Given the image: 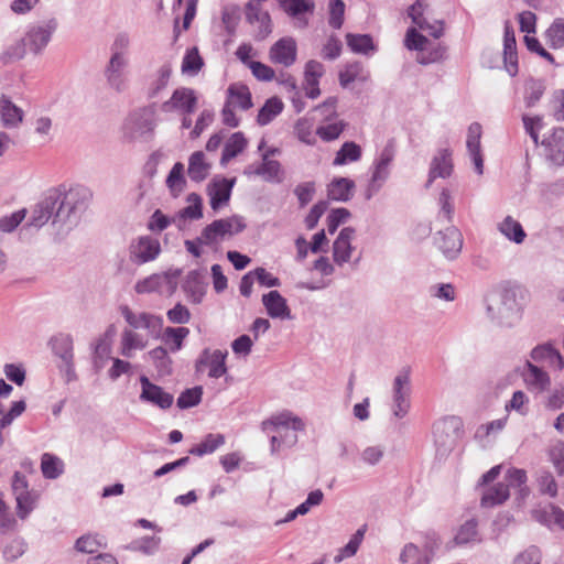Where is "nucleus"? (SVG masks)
<instances>
[{
  "instance_id": "37998d69",
  "label": "nucleus",
  "mask_w": 564,
  "mask_h": 564,
  "mask_svg": "<svg viewBox=\"0 0 564 564\" xmlns=\"http://www.w3.org/2000/svg\"><path fill=\"white\" fill-rule=\"evenodd\" d=\"M204 66V61L199 55L197 47H192L186 51L182 61V73L187 75H196Z\"/></svg>"
},
{
  "instance_id": "0e129e2a",
  "label": "nucleus",
  "mask_w": 564,
  "mask_h": 564,
  "mask_svg": "<svg viewBox=\"0 0 564 564\" xmlns=\"http://www.w3.org/2000/svg\"><path fill=\"white\" fill-rule=\"evenodd\" d=\"M327 209V203L326 202H318L316 203L305 217V226L308 230H312L316 227L318 224V220L323 216V214Z\"/></svg>"
},
{
  "instance_id": "5701e85b",
  "label": "nucleus",
  "mask_w": 564,
  "mask_h": 564,
  "mask_svg": "<svg viewBox=\"0 0 564 564\" xmlns=\"http://www.w3.org/2000/svg\"><path fill=\"white\" fill-rule=\"evenodd\" d=\"M355 182L347 177H335L327 186V196L332 200L347 202L352 197Z\"/></svg>"
},
{
  "instance_id": "49530a36",
  "label": "nucleus",
  "mask_w": 564,
  "mask_h": 564,
  "mask_svg": "<svg viewBox=\"0 0 564 564\" xmlns=\"http://www.w3.org/2000/svg\"><path fill=\"white\" fill-rule=\"evenodd\" d=\"M183 173L184 165L181 162L175 163L169 173L166 185L174 195L180 194L185 187L186 181Z\"/></svg>"
},
{
  "instance_id": "680f3d73",
  "label": "nucleus",
  "mask_w": 564,
  "mask_h": 564,
  "mask_svg": "<svg viewBox=\"0 0 564 564\" xmlns=\"http://www.w3.org/2000/svg\"><path fill=\"white\" fill-rule=\"evenodd\" d=\"M294 194L296 195L300 202V206H306L313 199V196L315 194V183L304 182L299 184L294 189Z\"/></svg>"
},
{
  "instance_id": "e433bc0d",
  "label": "nucleus",
  "mask_w": 564,
  "mask_h": 564,
  "mask_svg": "<svg viewBox=\"0 0 564 564\" xmlns=\"http://www.w3.org/2000/svg\"><path fill=\"white\" fill-rule=\"evenodd\" d=\"M366 531H367V525H362L361 528H359L356 531V533L351 536L349 542L344 547L338 550V553L335 555L334 561L336 563H339L347 557L354 556L357 553V551L365 538Z\"/></svg>"
},
{
  "instance_id": "f257e3e1",
  "label": "nucleus",
  "mask_w": 564,
  "mask_h": 564,
  "mask_svg": "<svg viewBox=\"0 0 564 564\" xmlns=\"http://www.w3.org/2000/svg\"><path fill=\"white\" fill-rule=\"evenodd\" d=\"M120 311L130 326L121 334L120 354L123 357L131 358L134 350H142L148 346V338L135 330L145 329L149 335L155 336L161 330L163 321L160 316L147 312L134 313L128 306H122Z\"/></svg>"
},
{
  "instance_id": "1a4fd4ad",
  "label": "nucleus",
  "mask_w": 564,
  "mask_h": 564,
  "mask_svg": "<svg viewBox=\"0 0 564 564\" xmlns=\"http://www.w3.org/2000/svg\"><path fill=\"white\" fill-rule=\"evenodd\" d=\"M129 252L132 262L143 264L158 258L161 245L155 238L142 236L130 245Z\"/></svg>"
},
{
  "instance_id": "5fc2aeb1",
  "label": "nucleus",
  "mask_w": 564,
  "mask_h": 564,
  "mask_svg": "<svg viewBox=\"0 0 564 564\" xmlns=\"http://www.w3.org/2000/svg\"><path fill=\"white\" fill-rule=\"evenodd\" d=\"M350 216V213L347 208L340 207L333 209L327 216V230L329 234H334L337 228L344 224Z\"/></svg>"
},
{
  "instance_id": "603ef678",
  "label": "nucleus",
  "mask_w": 564,
  "mask_h": 564,
  "mask_svg": "<svg viewBox=\"0 0 564 564\" xmlns=\"http://www.w3.org/2000/svg\"><path fill=\"white\" fill-rule=\"evenodd\" d=\"M203 390L200 387L186 389L177 398V406L181 409H187L197 405L202 400Z\"/></svg>"
},
{
  "instance_id": "338daca9",
  "label": "nucleus",
  "mask_w": 564,
  "mask_h": 564,
  "mask_svg": "<svg viewBox=\"0 0 564 564\" xmlns=\"http://www.w3.org/2000/svg\"><path fill=\"white\" fill-rule=\"evenodd\" d=\"M25 411V403L24 401H15L12 403L10 410L2 415L0 419V430L6 429L9 426L14 419L20 416Z\"/></svg>"
},
{
  "instance_id": "9b49d317",
  "label": "nucleus",
  "mask_w": 564,
  "mask_h": 564,
  "mask_svg": "<svg viewBox=\"0 0 564 564\" xmlns=\"http://www.w3.org/2000/svg\"><path fill=\"white\" fill-rule=\"evenodd\" d=\"M394 414L398 417L404 416L410 409V372L403 370L393 382Z\"/></svg>"
},
{
  "instance_id": "473e14b6",
  "label": "nucleus",
  "mask_w": 564,
  "mask_h": 564,
  "mask_svg": "<svg viewBox=\"0 0 564 564\" xmlns=\"http://www.w3.org/2000/svg\"><path fill=\"white\" fill-rule=\"evenodd\" d=\"M547 45L553 50L564 47V19H555L544 32Z\"/></svg>"
},
{
  "instance_id": "09e8293b",
  "label": "nucleus",
  "mask_w": 564,
  "mask_h": 564,
  "mask_svg": "<svg viewBox=\"0 0 564 564\" xmlns=\"http://www.w3.org/2000/svg\"><path fill=\"white\" fill-rule=\"evenodd\" d=\"M37 496L32 492H23L15 496L18 516L21 519H25L28 514L33 510Z\"/></svg>"
},
{
  "instance_id": "774afa93",
  "label": "nucleus",
  "mask_w": 564,
  "mask_h": 564,
  "mask_svg": "<svg viewBox=\"0 0 564 564\" xmlns=\"http://www.w3.org/2000/svg\"><path fill=\"white\" fill-rule=\"evenodd\" d=\"M518 21L520 31L530 35L536 31V15L531 11H523L519 13Z\"/></svg>"
},
{
  "instance_id": "9d476101",
  "label": "nucleus",
  "mask_w": 564,
  "mask_h": 564,
  "mask_svg": "<svg viewBox=\"0 0 564 564\" xmlns=\"http://www.w3.org/2000/svg\"><path fill=\"white\" fill-rule=\"evenodd\" d=\"M297 57V44L292 36L278 40L269 51V58L273 64L284 67L292 66Z\"/></svg>"
},
{
  "instance_id": "7c9ffc66",
  "label": "nucleus",
  "mask_w": 564,
  "mask_h": 564,
  "mask_svg": "<svg viewBox=\"0 0 564 564\" xmlns=\"http://www.w3.org/2000/svg\"><path fill=\"white\" fill-rule=\"evenodd\" d=\"M283 11L292 18H301L304 14H313L314 0H279Z\"/></svg>"
},
{
  "instance_id": "69168bd1",
  "label": "nucleus",
  "mask_w": 564,
  "mask_h": 564,
  "mask_svg": "<svg viewBox=\"0 0 564 564\" xmlns=\"http://www.w3.org/2000/svg\"><path fill=\"white\" fill-rule=\"evenodd\" d=\"M25 217V209L18 210L10 216L0 219V230L11 232L14 230Z\"/></svg>"
},
{
  "instance_id": "864d4df0",
  "label": "nucleus",
  "mask_w": 564,
  "mask_h": 564,
  "mask_svg": "<svg viewBox=\"0 0 564 564\" xmlns=\"http://www.w3.org/2000/svg\"><path fill=\"white\" fill-rule=\"evenodd\" d=\"M477 536V522L471 519L466 521L458 530L455 535V542L457 544H466L475 541Z\"/></svg>"
},
{
  "instance_id": "dca6fc26",
  "label": "nucleus",
  "mask_w": 564,
  "mask_h": 564,
  "mask_svg": "<svg viewBox=\"0 0 564 564\" xmlns=\"http://www.w3.org/2000/svg\"><path fill=\"white\" fill-rule=\"evenodd\" d=\"M426 4L423 0H416L408 10V14L412 22L421 30L427 31L430 35L438 39L443 35L444 24L442 21H435L433 24L427 23L424 18Z\"/></svg>"
},
{
  "instance_id": "a18cd8bd",
  "label": "nucleus",
  "mask_w": 564,
  "mask_h": 564,
  "mask_svg": "<svg viewBox=\"0 0 564 564\" xmlns=\"http://www.w3.org/2000/svg\"><path fill=\"white\" fill-rule=\"evenodd\" d=\"M536 519L564 530V511L556 506L550 505L545 510L536 511Z\"/></svg>"
},
{
  "instance_id": "f8f14e48",
  "label": "nucleus",
  "mask_w": 564,
  "mask_h": 564,
  "mask_svg": "<svg viewBox=\"0 0 564 564\" xmlns=\"http://www.w3.org/2000/svg\"><path fill=\"white\" fill-rule=\"evenodd\" d=\"M197 106V96L191 88L182 87L173 91L171 98L162 104L163 111H181L192 113Z\"/></svg>"
},
{
  "instance_id": "bb28decb",
  "label": "nucleus",
  "mask_w": 564,
  "mask_h": 564,
  "mask_svg": "<svg viewBox=\"0 0 564 564\" xmlns=\"http://www.w3.org/2000/svg\"><path fill=\"white\" fill-rule=\"evenodd\" d=\"M531 357L535 361L545 360L550 366H554L560 370L564 368V359L562 355L551 344H544L535 347L531 352Z\"/></svg>"
},
{
  "instance_id": "a878e982",
  "label": "nucleus",
  "mask_w": 564,
  "mask_h": 564,
  "mask_svg": "<svg viewBox=\"0 0 564 564\" xmlns=\"http://www.w3.org/2000/svg\"><path fill=\"white\" fill-rule=\"evenodd\" d=\"M509 496L508 485L498 482L482 492L480 505L485 508H491L503 503Z\"/></svg>"
},
{
  "instance_id": "e2e57ef3",
  "label": "nucleus",
  "mask_w": 564,
  "mask_h": 564,
  "mask_svg": "<svg viewBox=\"0 0 564 564\" xmlns=\"http://www.w3.org/2000/svg\"><path fill=\"white\" fill-rule=\"evenodd\" d=\"M541 551L536 546H530L514 558L513 564H541Z\"/></svg>"
},
{
  "instance_id": "412c9836",
  "label": "nucleus",
  "mask_w": 564,
  "mask_h": 564,
  "mask_svg": "<svg viewBox=\"0 0 564 564\" xmlns=\"http://www.w3.org/2000/svg\"><path fill=\"white\" fill-rule=\"evenodd\" d=\"M226 102L240 110L250 109L252 107V98L248 86L241 83L229 85Z\"/></svg>"
},
{
  "instance_id": "4468645a",
  "label": "nucleus",
  "mask_w": 564,
  "mask_h": 564,
  "mask_svg": "<svg viewBox=\"0 0 564 564\" xmlns=\"http://www.w3.org/2000/svg\"><path fill=\"white\" fill-rule=\"evenodd\" d=\"M356 235V230L351 227H345L340 230L338 237L333 243V258L334 261L341 265L350 261L354 247L351 245Z\"/></svg>"
},
{
  "instance_id": "4c0bfd02",
  "label": "nucleus",
  "mask_w": 564,
  "mask_h": 564,
  "mask_svg": "<svg viewBox=\"0 0 564 564\" xmlns=\"http://www.w3.org/2000/svg\"><path fill=\"white\" fill-rule=\"evenodd\" d=\"M188 334L189 329L186 327H166L163 333V341L172 352H175L182 348L183 341Z\"/></svg>"
},
{
  "instance_id": "7ed1b4c3",
  "label": "nucleus",
  "mask_w": 564,
  "mask_h": 564,
  "mask_svg": "<svg viewBox=\"0 0 564 564\" xmlns=\"http://www.w3.org/2000/svg\"><path fill=\"white\" fill-rule=\"evenodd\" d=\"M304 429L302 420L284 411L262 422V430L270 435L271 452H278L285 443L296 442V432Z\"/></svg>"
},
{
  "instance_id": "58836bf2",
  "label": "nucleus",
  "mask_w": 564,
  "mask_h": 564,
  "mask_svg": "<svg viewBox=\"0 0 564 564\" xmlns=\"http://www.w3.org/2000/svg\"><path fill=\"white\" fill-rule=\"evenodd\" d=\"M41 470L45 478L55 479L63 473L64 464L57 456L44 453L41 458Z\"/></svg>"
},
{
  "instance_id": "c9c22d12",
  "label": "nucleus",
  "mask_w": 564,
  "mask_h": 564,
  "mask_svg": "<svg viewBox=\"0 0 564 564\" xmlns=\"http://www.w3.org/2000/svg\"><path fill=\"white\" fill-rule=\"evenodd\" d=\"M278 150H269L267 153L263 154V161L262 163L254 169L251 173H254L257 175L263 176L265 180H274L279 177L281 165L275 160H270L269 155H272Z\"/></svg>"
},
{
  "instance_id": "c756f323",
  "label": "nucleus",
  "mask_w": 564,
  "mask_h": 564,
  "mask_svg": "<svg viewBox=\"0 0 564 564\" xmlns=\"http://www.w3.org/2000/svg\"><path fill=\"white\" fill-rule=\"evenodd\" d=\"M164 285L170 286L171 293L175 290V284H173L166 276L153 274L139 281L135 284V292L139 294L162 292V288Z\"/></svg>"
},
{
  "instance_id": "b1692460",
  "label": "nucleus",
  "mask_w": 564,
  "mask_h": 564,
  "mask_svg": "<svg viewBox=\"0 0 564 564\" xmlns=\"http://www.w3.org/2000/svg\"><path fill=\"white\" fill-rule=\"evenodd\" d=\"M527 372L523 378L530 390L543 392L551 383L549 375L531 362H527Z\"/></svg>"
},
{
  "instance_id": "2eb2a0df",
  "label": "nucleus",
  "mask_w": 564,
  "mask_h": 564,
  "mask_svg": "<svg viewBox=\"0 0 564 564\" xmlns=\"http://www.w3.org/2000/svg\"><path fill=\"white\" fill-rule=\"evenodd\" d=\"M436 245L446 258L454 259L463 247L462 234L457 228L449 227L438 232Z\"/></svg>"
},
{
  "instance_id": "6e6552de",
  "label": "nucleus",
  "mask_w": 564,
  "mask_h": 564,
  "mask_svg": "<svg viewBox=\"0 0 564 564\" xmlns=\"http://www.w3.org/2000/svg\"><path fill=\"white\" fill-rule=\"evenodd\" d=\"M404 44L409 50H415L420 52L417 55V62L421 64L438 62L443 58L444 55V50L440 46L427 52V39L420 34L414 28L408 30Z\"/></svg>"
},
{
  "instance_id": "393cba45",
  "label": "nucleus",
  "mask_w": 564,
  "mask_h": 564,
  "mask_svg": "<svg viewBox=\"0 0 564 564\" xmlns=\"http://www.w3.org/2000/svg\"><path fill=\"white\" fill-rule=\"evenodd\" d=\"M248 145V140L242 132H235L226 141L220 163L226 165L230 160L242 153Z\"/></svg>"
},
{
  "instance_id": "de8ad7c7",
  "label": "nucleus",
  "mask_w": 564,
  "mask_h": 564,
  "mask_svg": "<svg viewBox=\"0 0 564 564\" xmlns=\"http://www.w3.org/2000/svg\"><path fill=\"white\" fill-rule=\"evenodd\" d=\"M104 545V538L99 536L98 534H85L80 536L75 543V547L78 552L87 554L98 552L99 549Z\"/></svg>"
},
{
  "instance_id": "f3484780",
  "label": "nucleus",
  "mask_w": 564,
  "mask_h": 564,
  "mask_svg": "<svg viewBox=\"0 0 564 564\" xmlns=\"http://www.w3.org/2000/svg\"><path fill=\"white\" fill-rule=\"evenodd\" d=\"M546 158L555 165H564V128H556L542 141Z\"/></svg>"
},
{
  "instance_id": "bf43d9fd",
  "label": "nucleus",
  "mask_w": 564,
  "mask_h": 564,
  "mask_svg": "<svg viewBox=\"0 0 564 564\" xmlns=\"http://www.w3.org/2000/svg\"><path fill=\"white\" fill-rule=\"evenodd\" d=\"M539 489L542 494L554 498L557 495V484L549 471H543L538 478Z\"/></svg>"
},
{
  "instance_id": "13d9d810",
  "label": "nucleus",
  "mask_w": 564,
  "mask_h": 564,
  "mask_svg": "<svg viewBox=\"0 0 564 564\" xmlns=\"http://www.w3.org/2000/svg\"><path fill=\"white\" fill-rule=\"evenodd\" d=\"M524 43L530 52L535 53L551 64H555L554 56L542 46L541 42L536 37L525 35Z\"/></svg>"
},
{
  "instance_id": "0eeeda50",
  "label": "nucleus",
  "mask_w": 564,
  "mask_h": 564,
  "mask_svg": "<svg viewBox=\"0 0 564 564\" xmlns=\"http://www.w3.org/2000/svg\"><path fill=\"white\" fill-rule=\"evenodd\" d=\"M246 20L256 26V39L264 40L272 32V20L260 1H249L245 8Z\"/></svg>"
},
{
  "instance_id": "39448f33",
  "label": "nucleus",
  "mask_w": 564,
  "mask_h": 564,
  "mask_svg": "<svg viewBox=\"0 0 564 564\" xmlns=\"http://www.w3.org/2000/svg\"><path fill=\"white\" fill-rule=\"evenodd\" d=\"M51 33L44 28H33L26 36L7 53L9 59L22 58L26 51L39 53L50 42Z\"/></svg>"
},
{
  "instance_id": "a19ab883",
  "label": "nucleus",
  "mask_w": 564,
  "mask_h": 564,
  "mask_svg": "<svg viewBox=\"0 0 564 564\" xmlns=\"http://www.w3.org/2000/svg\"><path fill=\"white\" fill-rule=\"evenodd\" d=\"M0 113L6 126H18L23 118L22 110L4 97L0 101Z\"/></svg>"
},
{
  "instance_id": "c03bdc74",
  "label": "nucleus",
  "mask_w": 564,
  "mask_h": 564,
  "mask_svg": "<svg viewBox=\"0 0 564 564\" xmlns=\"http://www.w3.org/2000/svg\"><path fill=\"white\" fill-rule=\"evenodd\" d=\"M506 480H507L506 485H508V489L510 487L518 489L521 498H523L528 495L529 490H528V487L525 486V484H527L525 470L518 469V468H510L507 471Z\"/></svg>"
},
{
  "instance_id": "423d86ee",
  "label": "nucleus",
  "mask_w": 564,
  "mask_h": 564,
  "mask_svg": "<svg viewBox=\"0 0 564 564\" xmlns=\"http://www.w3.org/2000/svg\"><path fill=\"white\" fill-rule=\"evenodd\" d=\"M228 352L219 349H204L196 361V372L207 373L209 378L218 379L227 372L226 358Z\"/></svg>"
},
{
  "instance_id": "a211bd4d",
  "label": "nucleus",
  "mask_w": 564,
  "mask_h": 564,
  "mask_svg": "<svg viewBox=\"0 0 564 564\" xmlns=\"http://www.w3.org/2000/svg\"><path fill=\"white\" fill-rule=\"evenodd\" d=\"M235 185V178L227 180H214L208 186V195L210 198V207L214 210L219 209L223 205H226L231 195V189Z\"/></svg>"
},
{
  "instance_id": "f704fd0d",
  "label": "nucleus",
  "mask_w": 564,
  "mask_h": 564,
  "mask_svg": "<svg viewBox=\"0 0 564 564\" xmlns=\"http://www.w3.org/2000/svg\"><path fill=\"white\" fill-rule=\"evenodd\" d=\"M361 158V148L350 141L345 142L337 151L336 156L333 161L334 165H345L347 163L357 162Z\"/></svg>"
},
{
  "instance_id": "6e6d98bb",
  "label": "nucleus",
  "mask_w": 564,
  "mask_h": 564,
  "mask_svg": "<svg viewBox=\"0 0 564 564\" xmlns=\"http://www.w3.org/2000/svg\"><path fill=\"white\" fill-rule=\"evenodd\" d=\"M345 4L341 0H330L328 23L334 29H340L344 22Z\"/></svg>"
},
{
  "instance_id": "20e7f679",
  "label": "nucleus",
  "mask_w": 564,
  "mask_h": 564,
  "mask_svg": "<svg viewBox=\"0 0 564 564\" xmlns=\"http://www.w3.org/2000/svg\"><path fill=\"white\" fill-rule=\"evenodd\" d=\"M245 227L246 225L238 216L217 219L203 229L197 241L200 245L210 246L224 240L226 237H231L241 232Z\"/></svg>"
},
{
  "instance_id": "2f4dec72",
  "label": "nucleus",
  "mask_w": 564,
  "mask_h": 564,
  "mask_svg": "<svg viewBox=\"0 0 564 564\" xmlns=\"http://www.w3.org/2000/svg\"><path fill=\"white\" fill-rule=\"evenodd\" d=\"M499 231L510 241L522 243L527 234L522 225L511 216H507L499 225Z\"/></svg>"
},
{
  "instance_id": "cd10ccee",
  "label": "nucleus",
  "mask_w": 564,
  "mask_h": 564,
  "mask_svg": "<svg viewBox=\"0 0 564 564\" xmlns=\"http://www.w3.org/2000/svg\"><path fill=\"white\" fill-rule=\"evenodd\" d=\"M209 167L205 154L202 151H196L189 156L187 173L192 181L202 182L207 177Z\"/></svg>"
},
{
  "instance_id": "3c124183",
  "label": "nucleus",
  "mask_w": 564,
  "mask_h": 564,
  "mask_svg": "<svg viewBox=\"0 0 564 564\" xmlns=\"http://www.w3.org/2000/svg\"><path fill=\"white\" fill-rule=\"evenodd\" d=\"M294 131L300 141L310 145L315 143L313 123L308 119H299L295 123Z\"/></svg>"
},
{
  "instance_id": "052dcab7",
  "label": "nucleus",
  "mask_w": 564,
  "mask_h": 564,
  "mask_svg": "<svg viewBox=\"0 0 564 564\" xmlns=\"http://www.w3.org/2000/svg\"><path fill=\"white\" fill-rule=\"evenodd\" d=\"M166 316L173 324H187L192 315L185 305L177 303L173 308L167 311Z\"/></svg>"
},
{
  "instance_id": "f03ea898",
  "label": "nucleus",
  "mask_w": 564,
  "mask_h": 564,
  "mask_svg": "<svg viewBox=\"0 0 564 564\" xmlns=\"http://www.w3.org/2000/svg\"><path fill=\"white\" fill-rule=\"evenodd\" d=\"M88 192L84 188H70L67 193H50L33 209L31 225L41 227L54 217V221L67 218L76 208L80 197H86Z\"/></svg>"
},
{
  "instance_id": "6ab92c4d",
  "label": "nucleus",
  "mask_w": 564,
  "mask_h": 564,
  "mask_svg": "<svg viewBox=\"0 0 564 564\" xmlns=\"http://www.w3.org/2000/svg\"><path fill=\"white\" fill-rule=\"evenodd\" d=\"M481 134L482 129L478 122H474L468 127L466 145L474 162L475 170L479 175L484 173V159L480 151Z\"/></svg>"
},
{
  "instance_id": "79ce46f5",
  "label": "nucleus",
  "mask_w": 564,
  "mask_h": 564,
  "mask_svg": "<svg viewBox=\"0 0 564 564\" xmlns=\"http://www.w3.org/2000/svg\"><path fill=\"white\" fill-rule=\"evenodd\" d=\"M347 45L355 53L368 54L375 50L372 37L367 34H351L346 35Z\"/></svg>"
},
{
  "instance_id": "ea45409f",
  "label": "nucleus",
  "mask_w": 564,
  "mask_h": 564,
  "mask_svg": "<svg viewBox=\"0 0 564 564\" xmlns=\"http://www.w3.org/2000/svg\"><path fill=\"white\" fill-rule=\"evenodd\" d=\"M225 443L221 434H208L199 444L189 449V454L195 456H204L214 453Z\"/></svg>"
},
{
  "instance_id": "ddd939ff",
  "label": "nucleus",
  "mask_w": 564,
  "mask_h": 564,
  "mask_svg": "<svg viewBox=\"0 0 564 564\" xmlns=\"http://www.w3.org/2000/svg\"><path fill=\"white\" fill-rule=\"evenodd\" d=\"M140 382L142 386L140 399L142 401L150 402L163 410L169 409L173 404V395L152 383L145 376L140 378Z\"/></svg>"
},
{
  "instance_id": "c85d7f7f",
  "label": "nucleus",
  "mask_w": 564,
  "mask_h": 564,
  "mask_svg": "<svg viewBox=\"0 0 564 564\" xmlns=\"http://www.w3.org/2000/svg\"><path fill=\"white\" fill-rule=\"evenodd\" d=\"M393 160V151L386 148L376 163V167L371 177V187H379L389 175V165Z\"/></svg>"
},
{
  "instance_id": "aec40b11",
  "label": "nucleus",
  "mask_w": 564,
  "mask_h": 564,
  "mask_svg": "<svg viewBox=\"0 0 564 564\" xmlns=\"http://www.w3.org/2000/svg\"><path fill=\"white\" fill-rule=\"evenodd\" d=\"M453 170L454 164L452 159V151L449 149L440 150L431 162L429 184H431L437 177H449L453 173Z\"/></svg>"
},
{
  "instance_id": "72a5a7b5",
  "label": "nucleus",
  "mask_w": 564,
  "mask_h": 564,
  "mask_svg": "<svg viewBox=\"0 0 564 564\" xmlns=\"http://www.w3.org/2000/svg\"><path fill=\"white\" fill-rule=\"evenodd\" d=\"M283 110V102L278 97H272L265 101L257 116V122L260 126L270 123Z\"/></svg>"
},
{
  "instance_id": "4be33fe9",
  "label": "nucleus",
  "mask_w": 564,
  "mask_h": 564,
  "mask_svg": "<svg viewBox=\"0 0 564 564\" xmlns=\"http://www.w3.org/2000/svg\"><path fill=\"white\" fill-rule=\"evenodd\" d=\"M263 305L268 314L273 318L290 317V308L285 299L278 291H270L262 296Z\"/></svg>"
},
{
  "instance_id": "8fccbe9b",
  "label": "nucleus",
  "mask_w": 564,
  "mask_h": 564,
  "mask_svg": "<svg viewBox=\"0 0 564 564\" xmlns=\"http://www.w3.org/2000/svg\"><path fill=\"white\" fill-rule=\"evenodd\" d=\"M346 123L341 120L321 126L316 129V134L324 141L336 140L344 131Z\"/></svg>"
},
{
  "instance_id": "4d7b16f0",
  "label": "nucleus",
  "mask_w": 564,
  "mask_h": 564,
  "mask_svg": "<svg viewBox=\"0 0 564 564\" xmlns=\"http://www.w3.org/2000/svg\"><path fill=\"white\" fill-rule=\"evenodd\" d=\"M549 457L556 473L560 476L564 475V443L557 442L556 444H554L550 448Z\"/></svg>"
}]
</instances>
